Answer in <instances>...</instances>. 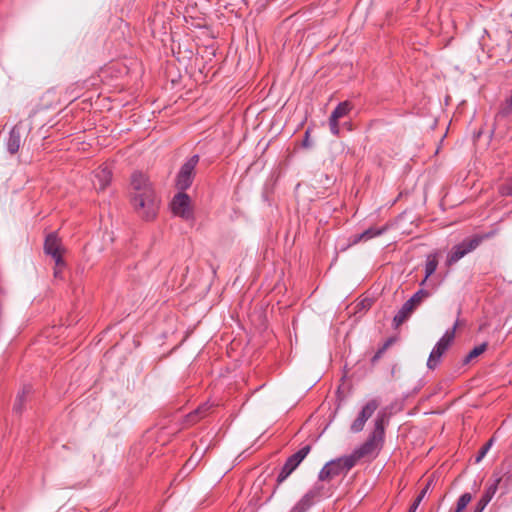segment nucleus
<instances>
[{"label": "nucleus", "mask_w": 512, "mask_h": 512, "mask_svg": "<svg viewBox=\"0 0 512 512\" xmlns=\"http://www.w3.org/2000/svg\"><path fill=\"white\" fill-rule=\"evenodd\" d=\"M131 203L144 220H152L158 211V199L149 179L141 172H134L131 176Z\"/></svg>", "instance_id": "obj_1"}, {"label": "nucleus", "mask_w": 512, "mask_h": 512, "mask_svg": "<svg viewBox=\"0 0 512 512\" xmlns=\"http://www.w3.org/2000/svg\"><path fill=\"white\" fill-rule=\"evenodd\" d=\"M384 434L383 418H377L374 429L367 440L349 455L355 465L361 459H374L378 455L383 446Z\"/></svg>", "instance_id": "obj_2"}, {"label": "nucleus", "mask_w": 512, "mask_h": 512, "mask_svg": "<svg viewBox=\"0 0 512 512\" xmlns=\"http://www.w3.org/2000/svg\"><path fill=\"white\" fill-rule=\"evenodd\" d=\"M355 466L353 459L349 456L339 457L337 459L331 460L324 465V467L319 472V480L320 481H330L331 479L341 475L346 474Z\"/></svg>", "instance_id": "obj_3"}, {"label": "nucleus", "mask_w": 512, "mask_h": 512, "mask_svg": "<svg viewBox=\"0 0 512 512\" xmlns=\"http://www.w3.org/2000/svg\"><path fill=\"white\" fill-rule=\"evenodd\" d=\"M429 296L426 290H417V292L408 299L393 318V327L399 328L406 320L410 318L415 309L422 303V301Z\"/></svg>", "instance_id": "obj_4"}, {"label": "nucleus", "mask_w": 512, "mask_h": 512, "mask_svg": "<svg viewBox=\"0 0 512 512\" xmlns=\"http://www.w3.org/2000/svg\"><path fill=\"white\" fill-rule=\"evenodd\" d=\"M457 328V322L455 325L447 330L445 334L440 338V340L436 343L434 348L432 349L429 358L427 360V367L429 369H435L441 361V357L448 350L451 343L455 338V331Z\"/></svg>", "instance_id": "obj_5"}, {"label": "nucleus", "mask_w": 512, "mask_h": 512, "mask_svg": "<svg viewBox=\"0 0 512 512\" xmlns=\"http://www.w3.org/2000/svg\"><path fill=\"white\" fill-rule=\"evenodd\" d=\"M44 251L47 255H50L55 262L54 277H60L65 263L62 259V246L56 234L52 233L46 237Z\"/></svg>", "instance_id": "obj_6"}, {"label": "nucleus", "mask_w": 512, "mask_h": 512, "mask_svg": "<svg viewBox=\"0 0 512 512\" xmlns=\"http://www.w3.org/2000/svg\"><path fill=\"white\" fill-rule=\"evenodd\" d=\"M198 162L199 156L193 155L182 165L176 180V186L179 190L185 191L191 186Z\"/></svg>", "instance_id": "obj_7"}, {"label": "nucleus", "mask_w": 512, "mask_h": 512, "mask_svg": "<svg viewBox=\"0 0 512 512\" xmlns=\"http://www.w3.org/2000/svg\"><path fill=\"white\" fill-rule=\"evenodd\" d=\"M481 242V238L475 236L471 239H465L458 245H455L448 253L446 264L451 266L463 258L466 254L473 251L478 247Z\"/></svg>", "instance_id": "obj_8"}, {"label": "nucleus", "mask_w": 512, "mask_h": 512, "mask_svg": "<svg viewBox=\"0 0 512 512\" xmlns=\"http://www.w3.org/2000/svg\"><path fill=\"white\" fill-rule=\"evenodd\" d=\"M173 213L185 220L193 218L190 197L185 193H178L171 202Z\"/></svg>", "instance_id": "obj_9"}, {"label": "nucleus", "mask_w": 512, "mask_h": 512, "mask_svg": "<svg viewBox=\"0 0 512 512\" xmlns=\"http://www.w3.org/2000/svg\"><path fill=\"white\" fill-rule=\"evenodd\" d=\"M378 407V400L371 399L370 401H368L360 411L358 417L351 424V431L354 433L361 432L365 426L366 421L373 415V413L377 410Z\"/></svg>", "instance_id": "obj_10"}, {"label": "nucleus", "mask_w": 512, "mask_h": 512, "mask_svg": "<svg viewBox=\"0 0 512 512\" xmlns=\"http://www.w3.org/2000/svg\"><path fill=\"white\" fill-rule=\"evenodd\" d=\"M322 489V486H314L310 489L294 506L292 512H305L321 496Z\"/></svg>", "instance_id": "obj_11"}, {"label": "nucleus", "mask_w": 512, "mask_h": 512, "mask_svg": "<svg viewBox=\"0 0 512 512\" xmlns=\"http://www.w3.org/2000/svg\"><path fill=\"white\" fill-rule=\"evenodd\" d=\"M111 178V170L107 166H100L94 171V178L92 180L94 188L98 191L104 190L109 185Z\"/></svg>", "instance_id": "obj_12"}, {"label": "nucleus", "mask_w": 512, "mask_h": 512, "mask_svg": "<svg viewBox=\"0 0 512 512\" xmlns=\"http://www.w3.org/2000/svg\"><path fill=\"white\" fill-rule=\"evenodd\" d=\"M499 482H500V479H497L493 484H491L490 486H488L486 488L483 495L481 496V498L479 499V501L477 502V504L475 506L476 512H483L485 507L488 505V503L494 497V495L497 491Z\"/></svg>", "instance_id": "obj_13"}, {"label": "nucleus", "mask_w": 512, "mask_h": 512, "mask_svg": "<svg viewBox=\"0 0 512 512\" xmlns=\"http://www.w3.org/2000/svg\"><path fill=\"white\" fill-rule=\"evenodd\" d=\"M21 144V134L17 127H14L9 134V138L7 141V149L11 154L16 153Z\"/></svg>", "instance_id": "obj_14"}, {"label": "nucleus", "mask_w": 512, "mask_h": 512, "mask_svg": "<svg viewBox=\"0 0 512 512\" xmlns=\"http://www.w3.org/2000/svg\"><path fill=\"white\" fill-rule=\"evenodd\" d=\"M31 391H32V387L30 385H25V386H23L22 390L20 392H18L15 402H14V405H13L14 412H16V413L22 412V410L24 408V404L27 399V396L31 393Z\"/></svg>", "instance_id": "obj_15"}, {"label": "nucleus", "mask_w": 512, "mask_h": 512, "mask_svg": "<svg viewBox=\"0 0 512 512\" xmlns=\"http://www.w3.org/2000/svg\"><path fill=\"white\" fill-rule=\"evenodd\" d=\"M298 466V461L290 456L282 467L281 472L278 475L277 482H283Z\"/></svg>", "instance_id": "obj_16"}, {"label": "nucleus", "mask_w": 512, "mask_h": 512, "mask_svg": "<svg viewBox=\"0 0 512 512\" xmlns=\"http://www.w3.org/2000/svg\"><path fill=\"white\" fill-rule=\"evenodd\" d=\"M439 262V253L434 252L427 256L426 263H425V278L421 282L423 284L427 278H429L434 272L436 271V268L438 266Z\"/></svg>", "instance_id": "obj_17"}, {"label": "nucleus", "mask_w": 512, "mask_h": 512, "mask_svg": "<svg viewBox=\"0 0 512 512\" xmlns=\"http://www.w3.org/2000/svg\"><path fill=\"white\" fill-rule=\"evenodd\" d=\"M211 407L212 406L209 405L208 403L199 406L195 411L187 415L186 421L189 424L196 423L200 418L204 417L207 414Z\"/></svg>", "instance_id": "obj_18"}, {"label": "nucleus", "mask_w": 512, "mask_h": 512, "mask_svg": "<svg viewBox=\"0 0 512 512\" xmlns=\"http://www.w3.org/2000/svg\"><path fill=\"white\" fill-rule=\"evenodd\" d=\"M374 300L375 298L370 297L366 294L361 295L355 304V312L358 313L361 311L368 310L374 303Z\"/></svg>", "instance_id": "obj_19"}, {"label": "nucleus", "mask_w": 512, "mask_h": 512, "mask_svg": "<svg viewBox=\"0 0 512 512\" xmlns=\"http://www.w3.org/2000/svg\"><path fill=\"white\" fill-rule=\"evenodd\" d=\"M382 232H383L382 229L369 228V229L365 230L364 232H362L361 234L356 235L353 243H358L360 241L369 240L373 237H376V236L382 234Z\"/></svg>", "instance_id": "obj_20"}, {"label": "nucleus", "mask_w": 512, "mask_h": 512, "mask_svg": "<svg viewBox=\"0 0 512 512\" xmlns=\"http://www.w3.org/2000/svg\"><path fill=\"white\" fill-rule=\"evenodd\" d=\"M350 111V105L348 102H341L337 105V107L333 110L330 117L339 120L340 118L346 116Z\"/></svg>", "instance_id": "obj_21"}, {"label": "nucleus", "mask_w": 512, "mask_h": 512, "mask_svg": "<svg viewBox=\"0 0 512 512\" xmlns=\"http://www.w3.org/2000/svg\"><path fill=\"white\" fill-rule=\"evenodd\" d=\"M487 348L486 343H482L476 347H474L466 356L465 362H470L472 359L480 356Z\"/></svg>", "instance_id": "obj_22"}, {"label": "nucleus", "mask_w": 512, "mask_h": 512, "mask_svg": "<svg viewBox=\"0 0 512 512\" xmlns=\"http://www.w3.org/2000/svg\"><path fill=\"white\" fill-rule=\"evenodd\" d=\"M472 495L470 493H464L460 496V498L457 501V507L455 512H462L467 505L471 502Z\"/></svg>", "instance_id": "obj_23"}, {"label": "nucleus", "mask_w": 512, "mask_h": 512, "mask_svg": "<svg viewBox=\"0 0 512 512\" xmlns=\"http://www.w3.org/2000/svg\"><path fill=\"white\" fill-rule=\"evenodd\" d=\"M310 450H311V447L309 445H306L291 456L293 458H295L298 461V463L300 464L305 459V457L309 454Z\"/></svg>", "instance_id": "obj_24"}, {"label": "nucleus", "mask_w": 512, "mask_h": 512, "mask_svg": "<svg viewBox=\"0 0 512 512\" xmlns=\"http://www.w3.org/2000/svg\"><path fill=\"white\" fill-rule=\"evenodd\" d=\"M492 443H493V439H490L479 451L477 457H476V462H480L484 457L485 455L487 454V452L489 451L490 447L492 446Z\"/></svg>", "instance_id": "obj_25"}, {"label": "nucleus", "mask_w": 512, "mask_h": 512, "mask_svg": "<svg viewBox=\"0 0 512 512\" xmlns=\"http://www.w3.org/2000/svg\"><path fill=\"white\" fill-rule=\"evenodd\" d=\"M329 127H330V131L332 132V134H334V135L339 134L338 120H335L330 117L329 118Z\"/></svg>", "instance_id": "obj_26"}, {"label": "nucleus", "mask_w": 512, "mask_h": 512, "mask_svg": "<svg viewBox=\"0 0 512 512\" xmlns=\"http://www.w3.org/2000/svg\"><path fill=\"white\" fill-rule=\"evenodd\" d=\"M431 485V481H429L426 486L421 490L420 494L417 496V499H420L421 501L425 497L426 493L428 492Z\"/></svg>", "instance_id": "obj_27"}, {"label": "nucleus", "mask_w": 512, "mask_h": 512, "mask_svg": "<svg viewBox=\"0 0 512 512\" xmlns=\"http://www.w3.org/2000/svg\"><path fill=\"white\" fill-rule=\"evenodd\" d=\"M420 503H421V500L416 498L414 500L413 504L410 506L408 512H416Z\"/></svg>", "instance_id": "obj_28"}, {"label": "nucleus", "mask_w": 512, "mask_h": 512, "mask_svg": "<svg viewBox=\"0 0 512 512\" xmlns=\"http://www.w3.org/2000/svg\"><path fill=\"white\" fill-rule=\"evenodd\" d=\"M384 352H385V351H384V349H381V348H380V349L375 353V355L373 356V358H372V363H375L378 359H380Z\"/></svg>", "instance_id": "obj_29"}, {"label": "nucleus", "mask_w": 512, "mask_h": 512, "mask_svg": "<svg viewBox=\"0 0 512 512\" xmlns=\"http://www.w3.org/2000/svg\"><path fill=\"white\" fill-rule=\"evenodd\" d=\"M503 193L506 194V195H512V179H511V182L509 183V185H507L503 189Z\"/></svg>", "instance_id": "obj_30"}, {"label": "nucleus", "mask_w": 512, "mask_h": 512, "mask_svg": "<svg viewBox=\"0 0 512 512\" xmlns=\"http://www.w3.org/2000/svg\"><path fill=\"white\" fill-rule=\"evenodd\" d=\"M194 464H195L194 456H192V457L187 461V463L185 464L184 469H188V468L192 467Z\"/></svg>", "instance_id": "obj_31"}, {"label": "nucleus", "mask_w": 512, "mask_h": 512, "mask_svg": "<svg viewBox=\"0 0 512 512\" xmlns=\"http://www.w3.org/2000/svg\"><path fill=\"white\" fill-rule=\"evenodd\" d=\"M393 340L392 339H388L384 345L381 347V349H384V351H386V349L392 344Z\"/></svg>", "instance_id": "obj_32"}, {"label": "nucleus", "mask_w": 512, "mask_h": 512, "mask_svg": "<svg viewBox=\"0 0 512 512\" xmlns=\"http://www.w3.org/2000/svg\"><path fill=\"white\" fill-rule=\"evenodd\" d=\"M308 134H309V132L307 131V132L305 133L306 138H305L304 143H303V144H304V146H306V147H308V146H309V143H308Z\"/></svg>", "instance_id": "obj_33"}, {"label": "nucleus", "mask_w": 512, "mask_h": 512, "mask_svg": "<svg viewBox=\"0 0 512 512\" xmlns=\"http://www.w3.org/2000/svg\"><path fill=\"white\" fill-rule=\"evenodd\" d=\"M474 512H476V510H474Z\"/></svg>", "instance_id": "obj_34"}]
</instances>
